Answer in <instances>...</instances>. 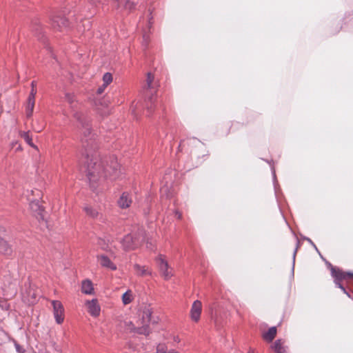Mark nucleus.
<instances>
[{"label":"nucleus","mask_w":353,"mask_h":353,"mask_svg":"<svg viewBox=\"0 0 353 353\" xmlns=\"http://www.w3.org/2000/svg\"><path fill=\"white\" fill-rule=\"evenodd\" d=\"M175 214H176V216H177L178 219H181V214L179 211H176L175 212Z\"/></svg>","instance_id":"35"},{"label":"nucleus","mask_w":353,"mask_h":353,"mask_svg":"<svg viewBox=\"0 0 353 353\" xmlns=\"http://www.w3.org/2000/svg\"><path fill=\"white\" fill-rule=\"evenodd\" d=\"M248 353H254V351L250 349Z\"/></svg>","instance_id":"39"},{"label":"nucleus","mask_w":353,"mask_h":353,"mask_svg":"<svg viewBox=\"0 0 353 353\" xmlns=\"http://www.w3.org/2000/svg\"><path fill=\"white\" fill-rule=\"evenodd\" d=\"M202 311V303L200 301L196 300L194 301L192 305L190 316V319L194 322H198L200 320Z\"/></svg>","instance_id":"9"},{"label":"nucleus","mask_w":353,"mask_h":353,"mask_svg":"<svg viewBox=\"0 0 353 353\" xmlns=\"http://www.w3.org/2000/svg\"><path fill=\"white\" fill-rule=\"evenodd\" d=\"M22 150V148H21V145H20V144H18V145H17V147L16 148V150H17V151H20V150Z\"/></svg>","instance_id":"36"},{"label":"nucleus","mask_w":353,"mask_h":353,"mask_svg":"<svg viewBox=\"0 0 353 353\" xmlns=\"http://www.w3.org/2000/svg\"><path fill=\"white\" fill-rule=\"evenodd\" d=\"M90 3L94 5V6H97V4L98 3H99L101 1L100 0H90Z\"/></svg>","instance_id":"32"},{"label":"nucleus","mask_w":353,"mask_h":353,"mask_svg":"<svg viewBox=\"0 0 353 353\" xmlns=\"http://www.w3.org/2000/svg\"><path fill=\"white\" fill-rule=\"evenodd\" d=\"M103 81L104 87H107L112 81V74L109 72L104 74Z\"/></svg>","instance_id":"23"},{"label":"nucleus","mask_w":353,"mask_h":353,"mask_svg":"<svg viewBox=\"0 0 353 353\" xmlns=\"http://www.w3.org/2000/svg\"><path fill=\"white\" fill-rule=\"evenodd\" d=\"M272 348L276 353H285V347L283 345L281 340H276L272 345Z\"/></svg>","instance_id":"18"},{"label":"nucleus","mask_w":353,"mask_h":353,"mask_svg":"<svg viewBox=\"0 0 353 353\" xmlns=\"http://www.w3.org/2000/svg\"><path fill=\"white\" fill-rule=\"evenodd\" d=\"M0 252L4 254H10L12 252V249L8 243L0 239Z\"/></svg>","instance_id":"19"},{"label":"nucleus","mask_w":353,"mask_h":353,"mask_svg":"<svg viewBox=\"0 0 353 353\" xmlns=\"http://www.w3.org/2000/svg\"><path fill=\"white\" fill-rule=\"evenodd\" d=\"M132 203V199L128 192H123L118 200V205L121 208L125 209Z\"/></svg>","instance_id":"14"},{"label":"nucleus","mask_w":353,"mask_h":353,"mask_svg":"<svg viewBox=\"0 0 353 353\" xmlns=\"http://www.w3.org/2000/svg\"><path fill=\"white\" fill-rule=\"evenodd\" d=\"M83 210L87 216L89 217L99 220L101 222L105 221V218L103 214L99 212V210L91 205H86L83 207Z\"/></svg>","instance_id":"10"},{"label":"nucleus","mask_w":353,"mask_h":353,"mask_svg":"<svg viewBox=\"0 0 353 353\" xmlns=\"http://www.w3.org/2000/svg\"><path fill=\"white\" fill-rule=\"evenodd\" d=\"M144 240V236H134L131 234L125 235L121 241L122 246L125 250H130L135 249L141 242Z\"/></svg>","instance_id":"4"},{"label":"nucleus","mask_w":353,"mask_h":353,"mask_svg":"<svg viewBox=\"0 0 353 353\" xmlns=\"http://www.w3.org/2000/svg\"><path fill=\"white\" fill-rule=\"evenodd\" d=\"M105 88H106V87H104V84H103L101 86H100V87L97 89V93H98L99 94H102V93L104 92V90H105Z\"/></svg>","instance_id":"31"},{"label":"nucleus","mask_w":353,"mask_h":353,"mask_svg":"<svg viewBox=\"0 0 353 353\" xmlns=\"http://www.w3.org/2000/svg\"><path fill=\"white\" fill-rule=\"evenodd\" d=\"M39 28H40V27H39V26H37H37H36V27H33V28H32V30H33L34 32H35V33H36V34H37V32L39 31Z\"/></svg>","instance_id":"33"},{"label":"nucleus","mask_w":353,"mask_h":353,"mask_svg":"<svg viewBox=\"0 0 353 353\" xmlns=\"http://www.w3.org/2000/svg\"><path fill=\"white\" fill-rule=\"evenodd\" d=\"M303 239L306 240L309 243H310L315 248V250L316 251H318L316 246L315 245V244L313 243V241L310 238L303 237Z\"/></svg>","instance_id":"29"},{"label":"nucleus","mask_w":353,"mask_h":353,"mask_svg":"<svg viewBox=\"0 0 353 353\" xmlns=\"http://www.w3.org/2000/svg\"><path fill=\"white\" fill-rule=\"evenodd\" d=\"M19 144V143L17 141H15V142H12V147L14 148L15 147L16 145H17Z\"/></svg>","instance_id":"37"},{"label":"nucleus","mask_w":353,"mask_h":353,"mask_svg":"<svg viewBox=\"0 0 353 353\" xmlns=\"http://www.w3.org/2000/svg\"><path fill=\"white\" fill-rule=\"evenodd\" d=\"M157 263L159 269L164 277L165 279L168 280L172 276V269L169 267L168 262L165 260L162 255H159L157 259Z\"/></svg>","instance_id":"6"},{"label":"nucleus","mask_w":353,"mask_h":353,"mask_svg":"<svg viewBox=\"0 0 353 353\" xmlns=\"http://www.w3.org/2000/svg\"><path fill=\"white\" fill-rule=\"evenodd\" d=\"M299 243L298 242L297 245H296V248H295V250L294 251V253H293V268H292V269H294L295 257H296V252H297V250L299 248Z\"/></svg>","instance_id":"28"},{"label":"nucleus","mask_w":353,"mask_h":353,"mask_svg":"<svg viewBox=\"0 0 353 353\" xmlns=\"http://www.w3.org/2000/svg\"><path fill=\"white\" fill-rule=\"evenodd\" d=\"M133 295L131 290H128L122 296V302L124 305H128L132 301Z\"/></svg>","instance_id":"21"},{"label":"nucleus","mask_w":353,"mask_h":353,"mask_svg":"<svg viewBox=\"0 0 353 353\" xmlns=\"http://www.w3.org/2000/svg\"><path fill=\"white\" fill-rule=\"evenodd\" d=\"M52 27L59 31H63L68 26V20L59 14H56L52 17Z\"/></svg>","instance_id":"8"},{"label":"nucleus","mask_w":353,"mask_h":353,"mask_svg":"<svg viewBox=\"0 0 353 353\" xmlns=\"http://www.w3.org/2000/svg\"><path fill=\"white\" fill-rule=\"evenodd\" d=\"M132 113H133V114H136V110H135V109H132Z\"/></svg>","instance_id":"41"},{"label":"nucleus","mask_w":353,"mask_h":353,"mask_svg":"<svg viewBox=\"0 0 353 353\" xmlns=\"http://www.w3.org/2000/svg\"><path fill=\"white\" fill-rule=\"evenodd\" d=\"M161 193L162 196L165 195L166 197H170L172 196V194L170 192L168 186H163L161 188Z\"/></svg>","instance_id":"26"},{"label":"nucleus","mask_w":353,"mask_h":353,"mask_svg":"<svg viewBox=\"0 0 353 353\" xmlns=\"http://www.w3.org/2000/svg\"><path fill=\"white\" fill-rule=\"evenodd\" d=\"M134 269L137 271V274L141 276L151 274L150 271L148 268H146L145 266H141L139 264H135Z\"/></svg>","instance_id":"20"},{"label":"nucleus","mask_w":353,"mask_h":353,"mask_svg":"<svg viewBox=\"0 0 353 353\" xmlns=\"http://www.w3.org/2000/svg\"><path fill=\"white\" fill-rule=\"evenodd\" d=\"M53 314L57 323L61 324L64 320V307L59 301H52Z\"/></svg>","instance_id":"7"},{"label":"nucleus","mask_w":353,"mask_h":353,"mask_svg":"<svg viewBox=\"0 0 353 353\" xmlns=\"http://www.w3.org/2000/svg\"><path fill=\"white\" fill-rule=\"evenodd\" d=\"M153 81H154V76L150 72L148 73L147 79H146V85H145V88H147V89L154 88Z\"/></svg>","instance_id":"22"},{"label":"nucleus","mask_w":353,"mask_h":353,"mask_svg":"<svg viewBox=\"0 0 353 353\" xmlns=\"http://www.w3.org/2000/svg\"><path fill=\"white\" fill-rule=\"evenodd\" d=\"M28 200L30 201V208L31 210L35 213L36 216H39L43 219L42 213L43 209L40 205L39 201L38 200H31L30 198H28Z\"/></svg>","instance_id":"13"},{"label":"nucleus","mask_w":353,"mask_h":353,"mask_svg":"<svg viewBox=\"0 0 353 353\" xmlns=\"http://www.w3.org/2000/svg\"><path fill=\"white\" fill-rule=\"evenodd\" d=\"M65 101L70 104V108L74 118L78 122V130L81 134V141L85 148V170L87 177L91 188L94 190L99 181L109 178L114 180L120 174V166L114 157H110L109 161H101L97 152L94 150L96 145L91 132L89 119L81 111V103L76 99L74 94L66 93Z\"/></svg>","instance_id":"1"},{"label":"nucleus","mask_w":353,"mask_h":353,"mask_svg":"<svg viewBox=\"0 0 353 353\" xmlns=\"http://www.w3.org/2000/svg\"><path fill=\"white\" fill-rule=\"evenodd\" d=\"M167 347L165 344H159L157 347L156 353H167L168 352Z\"/></svg>","instance_id":"25"},{"label":"nucleus","mask_w":353,"mask_h":353,"mask_svg":"<svg viewBox=\"0 0 353 353\" xmlns=\"http://www.w3.org/2000/svg\"><path fill=\"white\" fill-rule=\"evenodd\" d=\"M88 311L92 316H98L100 314L101 307L98 303L97 299H92L86 302Z\"/></svg>","instance_id":"11"},{"label":"nucleus","mask_w":353,"mask_h":353,"mask_svg":"<svg viewBox=\"0 0 353 353\" xmlns=\"http://www.w3.org/2000/svg\"><path fill=\"white\" fill-rule=\"evenodd\" d=\"M152 245V243H149V242H147V246L148 248H150V246Z\"/></svg>","instance_id":"38"},{"label":"nucleus","mask_w":353,"mask_h":353,"mask_svg":"<svg viewBox=\"0 0 353 353\" xmlns=\"http://www.w3.org/2000/svg\"><path fill=\"white\" fill-rule=\"evenodd\" d=\"M36 82L34 81H32L31 83V91L28 96V101H27V105H26V117L28 118H30L32 117L34 103H35V96L37 94V89H36Z\"/></svg>","instance_id":"5"},{"label":"nucleus","mask_w":353,"mask_h":353,"mask_svg":"<svg viewBox=\"0 0 353 353\" xmlns=\"http://www.w3.org/2000/svg\"><path fill=\"white\" fill-rule=\"evenodd\" d=\"M19 136L24 139V141L32 148L37 149V147L33 143L32 137L30 135V131L19 132Z\"/></svg>","instance_id":"17"},{"label":"nucleus","mask_w":353,"mask_h":353,"mask_svg":"<svg viewBox=\"0 0 353 353\" xmlns=\"http://www.w3.org/2000/svg\"><path fill=\"white\" fill-rule=\"evenodd\" d=\"M272 174H273L275 192L276 193V174H275V170H274V169L273 168H272Z\"/></svg>","instance_id":"30"},{"label":"nucleus","mask_w":353,"mask_h":353,"mask_svg":"<svg viewBox=\"0 0 353 353\" xmlns=\"http://www.w3.org/2000/svg\"><path fill=\"white\" fill-rule=\"evenodd\" d=\"M152 309L150 305H145L141 307V318L139 320L141 326H135L132 321H125V328L131 332L137 333L139 334H143L145 336L149 335L150 331L149 327V323L152 321L154 323L156 321L152 320Z\"/></svg>","instance_id":"2"},{"label":"nucleus","mask_w":353,"mask_h":353,"mask_svg":"<svg viewBox=\"0 0 353 353\" xmlns=\"http://www.w3.org/2000/svg\"><path fill=\"white\" fill-rule=\"evenodd\" d=\"M81 292L85 294H92L94 293V288L92 281L86 279L82 281Z\"/></svg>","instance_id":"15"},{"label":"nucleus","mask_w":353,"mask_h":353,"mask_svg":"<svg viewBox=\"0 0 353 353\" xmlns=\"http://www.w3.org/2000/svg\"><path fill=\"white\" fill-rule=\"evenodd\" d=\"M97 259L100 265L112 270H115L117 269L116 265H114L110 259L105 255H99L97 256Z\"/></svg>","instance_id":"12"},{"label":"nucleus","mask_w":353,"mask_h":353,"mask_svg":"<svg viewBox=\"0 0 353 353\" xmlns=\"http://www.w3.org/2000/svg\"><path fill=\"white\" fill-rule=\"evenodd\" d=\"M276 334V327H270L266 332L263 333V338L268 342H271Z\"/></svg>","instance_id":"16"},{"label":"nucleus","mask_w":353,"mask_h":353,"mask_svg":"<svg viewBox=\"0 0 353 353\" xmlns=\"http://www.w3.org/2000/svg\"><path fill=\"white\" fill-rule=\"evenodd\" d=\"M147 39H148V37H147L146 35H143V39H144L145 41H146V40H147Z\"/></svg>","instance_id":"40"},{"label":"nucleus","mask_w":353,"mask_h":353,"mask_svg":"<svg viewBox=\"0 0 353 353\" xmlns=\"http://www.w3.org/2000/svg\"><path fill=\"white\" fill-rule=\"evenodd\" d=\"M328 265L331 267V274L334 279L336 286L340 288L348 297H351V295L346 290L343 282L345 281L347 284H352V283H353V273L350 272H343L339 268L332 266L330 263Z\"/></svg>","instance_id":"3"},{"label":"nucleus","mask_w":353,"mask_h":353,"mask_svg":"<svg viewBox=\"0 0 353 353\" xmlns=\"http://www.w3.org/2000/svg\"><path fill=\"white\" fill-rule=\"evenodd\" d=\"M14 346H15L16 351L18 353H25V350L17 342H14Z\"/></svg>","instance_id":"27"},{"label":"nucleus","mask_w":353,"mask_h":353,"mask_svg":"<svg viewBox=\"0 0 353 353\" xmlns=\"http://www.w3.org/2000/svg\"><path fill=\"white\" fill-rule=\"evenodd\" d=\"M147 111L150 113L154 106V99L153 97H150L146 102Z\"/></svg>","instance_id":"24"},{"label":"nucleus","mask_w":353,"mask_h":353,"mask_svg":"<svg viewBox=\"0 0 353 353\" xmlns=\"http://www.w3.org/2000/svg\"><path fill=\"white\" fill-rule=\"evenodd\" d=\"M33 128H34V130H35L36 132H41L42 130L43 127V126H41V127H39V128L33 127Z\"/></svg>","instance_id":"34"}]
</instances>
